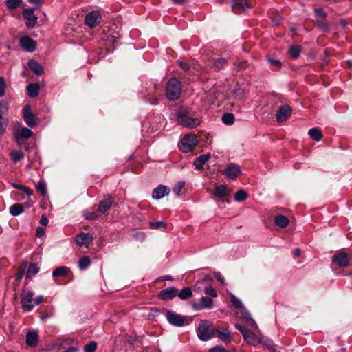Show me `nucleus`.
Returning <instances> with one entry per match:
<instances>
[{
  "label": "nucleus",
  "mask_w": 352,
  "mask_h": 352,
  "mask_svg": "<svg viewBox=\"0 0 352 352\" xmlns=\"http://www.w3.org/2000/svg\"><path fill=\"white\" fill-rule=\"evenodd\" d=\"M93 236L91 233H80L76 237V242L80 246L88 247L93 241Z\"/></svg>",
  "instance_id": "a211bd4d"
},
{
  "label": "nucleus",
  "mask_w": 352,
  "mask_h": 352,
  "mask_svg": "<svg viewBox=\"0 0 352 352\" xmlns=\"http://www.w3.org/2000/svg\"><path fill=\"white\" fill-rule=\"evenodd\" d=\"M12 186L16 189L23 191L28 196H31L33 194L32 190L28 186L16 184H12Z\"/></svg>",
  "instance_id": "37998d69"
},
{
  "label": "nucleus",
  "mask_w": 352,
  "mask_h": 352,
  "mask_svg": "<svg viewBox=\"0 0 352 352\" xmlns=\"http://www.w3.org/2000/svg\"><path fill=\"white\" fill-rule=\"evenodd\" d=\"M33 135V132L27 127H23L20 132L15 133V137L19 144H21V139H28Z\"/></svg>",
  "instance_id": "a878e982"
},
{
  "label": "nucleus",
  "mask_w": 352,
  "mask_h": 352,
  "mask_svg": "<svg viewBox=\"0 0 352 352\" xmlns=\"http://www.w3.org/2000/svg\"><path fill=\"white\" fill-rule=\"evenodd\" d=\"M85 219L95 220L98 218V214L96 212H87L84 214Z\"/></svg>",
  "instance_id": "6e6d98bb"
},
{
  "label": "nucleus",
  "mask_w": 352,
  "mask_h": 352,
  "mask_svg": "<svg viewBox=\"0 0 352 352\" xmlns=\"http://www.w3.org/2000/svg\"><path fill=\"white\" fill-rule=\"evenodd\" d=\"M315 23L318 27H319L323 32H328L329 31V25L327 22L322 20H316Z\"/></svg>",
  "instance_id": "79ce46f5"
},
{
  "label": "nucleus",
  "mask_w": 352,
  "mask_h": 352,
  "mask_svg": "<svg viewBox=\"0 0 352 352\" xmlns=\"http://www.w3.org/2000/svg\"><path fill=\"white\" fill-rule=\"evenodd\" d=\"M178 122L183 126L190 128L196 127L200 124V121L198 118H192L188 116L185 118L180 119Z\"/></svg>",
  "instance_id": "5701e85b"
},
{
  "label": "nucleus",
  "mask_w": 352,
  "mask_h": 352,
  "mask_svg": "<svg viewBox=\"0 0 352 352\" xmlns=\"http://www.w3.org/2000/svg\"><path fill=\"white\" fill-rule=\"evenodd\" d=\"M243 337L245 342H247V343L251 345L255 346L262 342V340L249 329L243 336Z\"/></svg>",
  "instance_id": "4be33fe9"
},
{
  "label": "nucleus",
  "mask_w": 352,
  "mask_h": 352,
  "mask_svg": "<svg viewBox=\"0 0 352 352\" xmlns=\"http://www.w3.org/2000/svg\"><path fill=\"white\" fill-rule=\"evenodd\" d=\"M26 271V265H21L19 267L17 274H16V280L19 281L24 276Z\"/></svg>",
  "instance_id": "3c124183"
},
{
  "label": "nucleus",
  "mask_w": 352,
  "mask_h": 352,
  "mask_svg": "<svg viewBox=\"0 0 352 352\" xmlns=\"http://www.w3.org/2000/svg\"><path fill=\"white\" fill-rule=\"evenodd\" d=\"M20 46L26 52H33L36 50L37 43L32 38L25 36L19 39Z\"/></svg>",
  "instance_id": "9b49d317"
},
{
  "label": "nucleus",
  "mask_w": 352,
  "mask_h": 352,
  "mask_svg": "<svg viewBox=\"0 0 352 352\" xmlns=\"http://www.w3.org/2000/svg\"><path fill=\"white\" fill-rule=\"evenodd\" d=\"M38 334L35 331H28L26 335L25 343L30 347H35L38 342Z\"/></svg>",
  "instance_id": "412c9836"
},
{
  "label": "nucleus",
  "mask_w": 352,
  "mask_h": 352,
  "mask_svg": "<svg viewBox=\"0 0 352 352\" xmlns=\"http://www.w3.org/2000/svg\"><path fill=\"white\" fill-rule=\"evenodd\" d=\"M8 111V102L4 100H1L0 102V137L6 133L8 126V118L4 116L7 115Z\"/></svg>",
  "instance_id": "20e7f679"
},
{
  "label": "nucleus",
  "mask_w": 352,
  "mask_h": 352,
  "mask_svg": "<svg viewBox=\"0 0 352 352\" xmlns=\"http://www.w3.org/2000/svg\"><path fill=\"white\" fill-rule=\"evenodd\" d=\"M43 301V296H38L34 299V305H38Z\"/></svg>",
  "instance_id": "69168bd1"
},
{
  "label": "nucleus",
  "mask_w": 352,
  "mask_h": 352,
  "mask_svg": "<svg viewBox=\"0 0 352 352\" xmlns=\"http://www.w3.org/2000/svg\"><path fill=\"white\" fill-rule=\"evenodd\" d=\"M100 19V14L98 11H92L86 15L85 23L93 28L99 24Z\"/></svg>",
  "instance_id": "ddd939ff"
},
{
  "label": "nucleus",
  "mask_w": 352,
  "mask_h": 352,
  "mask_svg": "<svg viewBox=\"0 0 352 352\" xmlns=\"http://www.w3.org/2000/svg\"><path fill=\"white\" fill-rule=\"evenodd\" d=\"M234 326H235V328L240 331V333L242 334V336H243L246 333V331L248 330V329L243 327L241 324H240L239 323H236L234 324Z\"/></svg>",
  "instance_id": "680f3d73"
},
{
  "label": "nucleus",
  "mask_w": 352,
  "mask_h": 352,
  "mask_svg": "<svg viewBox=\"0 0 352 352\" xmlns=\"http://www.w3.org/2000/svg\"><path fill=\"white\" fill-rule=\"evenodd\" d=\"M229 296H230V302H232V305L237 309H241L243 307H245L243 305V303L236 296H234L232 293H229L228 294Z\"/></svg>",
  "instance_id": "c9c22d12"
},
{
  "label": "nucleus",
  "mask_w": 352,
  "mask_h": 352,
  "mask_svg": "<svg viewBox=\"0 0 352 352\" xmlns=\"http://www.w3.org/2000/svg\"><path fill=\"white\" fill-rule=\"evenodd\" d=\"M28 65L36 75H41L43 73V68L42 65L34 59L30 60L28 63Z\"/></svg>",
  "instance_id": "393cba45"
},
{
  "label": "nucleus",
  "mask_w": 352,
  "mask_h": 352,
  "mask_svg": "<svg viewBox=\"0 0 352 352\" xmlns=\"http://www.w3.org/2000/svg\"><path fill=\"white\" fill-rule=\"evenodd\" d=\"M210 158V153L201 155L195 160L193 163L194 166L197 169L201 170L203 168L204 165L206 164V162H208Z\"/></svg>",
  "instance_id": "b1692460"
},
{
  "label": "nucleus",
  "mask_w": 352,
  "mask_h": 352,
  "mask_svg": "<svg viewBox=\"0 0 352 352\" xmlns=\"http://www.w3.org/2000/svg\"><path fill=\"white\" fill-rule=\"evenodd\" d=\"M40 223L43 226H46L48 223V219L47 218V217L45 215H42L41 219H40Z\"/></svg>",
  "instance_id": "0e129e2a"
},
{
  "label": "nucleus",
  "mask_w": 352,
  "mask_h": 352,
  "mask_svg": "<svg viewBox=\"0 0 352 352\" xmlns=\"http://www.w3.org/2000/svg\"><path fill=\"white\" fill-rule=\"evenodd\" d=\"M90 263H91V259L88 256H82L78 261V264H90Z\"/></svg>",
  "instance_id": "052dcab7"
},
{
  "label": "nucleus",
  "mask_w": 352,
  "mask_h": 352,
  "mask_svg": "<svg viewBox=\"0 0 352 352\" xmlns=\"http://www.w3.org/2000/svg\"><path fill=\"white\" fill-rule=\"evenodd\" d=\"M314 11L316 14L320 16L322 19H325L327 18V14L322 8H316Z\"/></svg>",
  "instance_id": "bf43d9fd"
},
{
  "label": "nucleus",
  "mask_w": 352,
  "mask_h": 352,
  "mask_svg": "<svg viewBox=\"0 0 352 352\" xmlns=\"http://www.w3.org/2000/svg\"><path fill=\"white\" fill-rule=\"evenodd\" d=\"M221 119L225 124L230 125L234 122V116L231 113H226L223 114Z\"/></svg>",
  "instance_id": "4c0bfd02"
},
{
  "label": "nucleus",
  "mask_w": 352,
  "mask_h": 352,
  "mask_svg": "<svg viewBox=\"0 0 352 352\" xmlns=\"http://www.w3.org/2000/svg\"><path fill=\"white\" fill-rule=\"evenodd\" d=\"M214 277L217 280H219L222 284H223V285L226 284V280H225L224 278L221 275L220 273L216 272L214 274Z\"/></svg>",
  "instance_id": "e2e57ef3"
},
{
  "label": "nucleus",
  "mask_w": 352,
  "mask_h": 352,
  "mask_svg": "<svg viewBox=\"0 0 352 352\" xmlns=\"http://www.w3.org/2000/svg\"><path fill=\"white\" fill-rule=\"evenodd\" d=\"M166 317L168 322L175 327H182L184 325L186 317L172 311H167Z\"/></svg>",
  "instance_id": "0eeeda50"
},
{
  "label": "nucleus",
  "mask_w": 352,
  "mask_h": 352,
  "mask_svg": "<svg viewBox=\"0 0 352 352\" xmlns=\"http://www.w3.org/2000/svg\"><path fill=\"white\" fill-rule=\"evenodd\" d=\"M23 119L28 126L31 128L36 125L35 115L31 111L30 105H26L23 109Z\"/></svg>",
  "instance_id": "f3484780"
},
{
  "label": "nucleus",
  "mask_w": 352,
  "mask_h": 352,
  "mask_svg": "<svg viewBox=\"0 0 352 352\" xmlns=\"http://www.w3.org/2000/svg\"><path fill=\"white\" fill-rule=\"evenodd\" d=\"M24 211V206L21 204H15L10 207V212L12 216H18Z\"/></svg>",
  "instance_id": "72a5a7b5"
},
{
  "label": "nucleus",
  "mask_w": 352,
  "mask_h": 352,
  "mask_svg": "<svg viewBox=\"0 0 352 352\" xmlns=\"http://www.w3.org/2000/svg\"><path fill=\"white\" fill-rule=\"evenodd\" d=\"M215 333L217 334V337L223 342L229 343L231 342L230 331L228 329L223 331L219 329H215Z\"/></svg>",
  "instance_id": "bb28decb"
},
{
  "label": "nucleus",
  "mask_w": 352,
  "mask_h": 352,
  "mask_svg": "<svg viewBox=\"0 0 352 352\" xmlns=\"http://www.w3.org/2000/svg\"><path fill=\"white\" fill-rule=\"evenodd\" d=\"M170 192V190L167 186L160 185L153 189L152 197L155 199H160L163 198L164 196L168 195Z\"/></svg>",
  "instance_id": "6ab92c4d"
},
{
  "label": "nucleus",
  "mask_w": 352,
  "mask_h": 352,
  "mask_svg": "<svg viewBox=\"0 0 352 352\" xmlns=\"http://www.w3.org/2000/svg\"><path fill=\"white\" fill-rule=\"evenodd\" d=\"M192 296V290L190 287H184L181 292L178 291L177 296L182 300H186L190 298Z\"/></svg>",
  "instance_id": "f704fd0d"
},
{
  "label": "nucleus",
  "mask_w": 352,
  "mask_h": 352,
  "mask_svg": "<svg viewBox=\"0 0 352 352\" xmlns=\"http://www.w3.org/2000/svg\"><path fill=\"white\" fill-rule=\"evenodd\" d=\"M197 334L200 340L206 342L214 336L215 329L208 321L203 320L198 325Z\"/></svg>",
  "instance_id": "f03ea898"
},
{
  "label": "nucleus",
  "mask_w": 352,
  "mask_h": 352,
  "mask_svg": "<svg viewBox=\"0 0 352 352\" xmlns=\"http://www.w3.org/2000/svg\"><path fill=\"white\" fill-rule=\"evenodd\" d=\"M11 155H12V160L14 162H17L21 160L22 159H23V157H24L23 153L21 151H13Z\"/></svg>",
  "instance_id": "8fccbe9b"
},
{
  "label": "nucleus",
  "mask_w": 352,
  "mask_h": 352,
  "mask_svg": "<svg viewBox=\"0 0 352 352\" xmlns=\"http://www.w3.org/2000/svg\"><path fill=\"white\" fill-rule=\"evenodd\" d=\"M177 63L185 71L188 72L190 69L191 65L188 62H184L180 60H177Z\"/></svg>",
  "instance_id": "5fc2aeb1"
},
{
  "label": "nucleus",
  "mask_w": 352,
  "mask_h": 352,
  "mask_svg": "<svg viewBox=\"0 0 352 352\" xmlns=\"http://www.w3.org/2000/svg\"><path fill=\"white\" fill-rule=\"evenodd\" d=\"M27 90L29 96L31 98H34L39 94L40 86L38 83H31L28 85Z\"/></svg>",
  "instance_id": "c756f323"
},
{
  "label": "nucleus",
  "mask_w": 352,
  "mask_h": 352,
  "mask_svg": "<svg viewBox=\"0 0 352 352\" xmlns=\"http://www.w3.org/2000/svg\"><path fill=\"white\" fill-rule=\"evenodd\" d=\"M204 292L206 294H207L212 298H216L217 296V292L216 289L212 287L211 286L205 287Z\"/></svg>",
  "instance_id": "603ef678"
},
{
  "label": "nucleus",
  "mask_w": 352,
  "mask_h": 352,
  "mask_svg": "<svg viewBox=\"0 0 352 352\" xmlns=\"http://www.w3.org/2000/svg\"><path fill=\"white\" fill-rule=\"evenodd\" d=\"M197 140L195 135H185L179 142L178 146L181 151L188 153L191 151L197 145Z\"/></svg>",
  "instance_id": "7ed1b4c3"
},
{
  "label": "nucleus",
  "mask_w": 352,
  "mask_h": 352,
  "mask_svg": "<svg viewBox=\"0 0 352 352\" xmlns=\"http://www.w3.org/2000/svg\"><path fill=\"white\" fill-rule=\"evenodd\" d=\"M229 194V190L226 185L217 186L214 190V195L217 197H225Z\"/></svg>",
  "instance_id": "cd10ccee"
},
{
  "label": "nucleus",
  "mask_w": 352,
  "mask_h": 352,
  "mask_svg": "<svg viewBox=\"0 0 352 352\" xmlns=\"http://www.w3.org/2000/svg\"><path fill=\"white\" fill-rule=\"evenodd\" d=\"M241 173L240 166L235 164H230L224 170L226 177L231 180H234Z\"/></svg>",
  "instance_id": "4468645a"
},
{
  "label": "nucleus",
  "mask_w": 352,
  "mask_h": 352,
  "mask_svg": "<svg viewBox=\"0 0 352 352\" xmlns=\"http://www.w3.org/2000/svg\"><path fill=\"white\" fill-rule=\"evenodd\" d=\"M36 190L45 197L47 195L46 185L43 182H39L36 186Z\"/></svg>",
  "instance_id": "49530a36"
},
{
  "label": "nucleus",
  "mask_w": 352,
  "mask_h": 352,
  "mask_svg": "<svg viewBox=\"0 0 352 352\" xmlns=\"http://www.w3.org/2000/svg\"><path fill=\"white\" fill-rule=\"evenodd\" d=\"M6 83L3 77H0V98L5 96Z\"/></svg>",
  "instance_id": "864d4df0"
},
{
  "label": "nucleus",
  "mask_w": 352,
  "mask_h": 352,
  "mask_svg": "<svg viewBox=\"0 0 352 352\" xmlns=\"http://www.w3.org/2000/svg\"><path fill=\"white\" fill-rule=\"evenodd\" d=\"M22 0H6V6L9 9H15L21 3Z\"/></svg>",
  "instance_id": "c03bdc74"
},
{
  "label": "nucleus",
  "mask_w": 352,
  "mask_h": 352,
  "mask_svg": "<svg viewBox=\"0 0 352 352\" xmlns=\"http://www.w3.org/2000/svg\"><path fill=\"white\" fill-rule=\"evenodd\" d=\"M178 294V289L175 287H170L162 289L160 292L158 296L164 300H170L177 296Z\"/></svg>",
  "instance_id": "2eb2a0df"
},
{
  "label": "nucleus",
  "mask_w": 352,
  "mask_h": 352,
  "mask_svg": "<svg viewBox=\"0 0 352 352\" xmlns=\"http://www.w3.org/2000/svg\"><path fill=\"white\" fill-rule=\"evenodd\" d=\"M166 226V223L164 221H151L150 222V228L153 230H158L160 228H164Z\"/></svg>",
  "instance_id": "09e8293b"
},
{
  "label": "nucleus",
  "mask_w": 352,
  "mask_h": 352,
  "mask_svg": "<svg viewBox=\"0 0 352 352\" xmlns=\"http://www.w3.org/2000/svg\"><path fill=\"white\" fill-rule=\"evenodd\" d=\"M209 352H230L223 346H216L209 349Z\"/></svg>",
  "instance_id": "13d9d810"
},
{
  "label": "nucleus",
  "mask_w": 352,
  "mask_h": 352,
  "mask_svg": "<svg viewBox=\"0 0 352 352\" xmlns=\"http://www.w3.org/2000/svg\"><path fill=\"white\" fill-rule=\"evenodd\" d=\"M301 52L302 47L299 45H292L289 47L288 50V53L290 55L291 58L293 59L298 58Z\"/></svg>",
  "instance_id": "7c9ffc66"
},
{
  "label": "nucleus",
  "mask_w": 352,
  "mask_h": 352,
  "mask_svg": "<svg viewBox=\"0 0 352 352\" xmlns=\"http://www.w3.org/2000/svg\"><path fill=\"white\" fill-rule=\"evenodd\" d=\"M45 234V230L43 228L38 227L36 229V236L38 237H41Z\"/></svg>",
  "instance_id": "774afa93"
},
{
  "label": "nucleus",
  "mask_w": 352,
  "mask_h": 352,
  "mask_svg": "<svg viewBox=\"0 0 352 352\" xmlns=\"http://www.w3.org/2000/svg\"><path fill=\"white\" fill-rule=\"evenodd\" d=\"M97 348V343L94 341L90 342L84 346L85 352H95Z\"/></svg>",
  "instance_id": "a18cd8bd"
},
{
  "label": "nucleus",
  "mask_w": 352,
  "mask_h": 352,
  "mask_svg": "<svg viewBox=\"0 0 352 352\" xmlns=\"http://www.w3.org/2000/svg\"><path fill=\"white\" fill-rule=\"evenodd\" d=\"M239 313L241 315V318L242 320L248 326L254 327L258 329V327L255 322V320L252 318L250 312L245 309V307H243L239 310Z\"/></svg>",
  "instance_id": "dca6fc26"
},
{
  "label": "nucleus",
  "mask_w": 352,
  "mask_h": 352,
  "mask_svg": "<svg viewBox=\"0 0 352 352\" xmlns=\"http://www.w3.org/2000/svg\"><path fill=\"white\" fill-rule=\"evenodd\" d=\"M28 28H33L37 23L38 17L34 13L33 8H24L22 12Z\"/></svg>",
  "instance_id": "6e6552de"
},
{
  "label": "nucleus",
  "mask_w": 352,
  "mask_h": 352,
  "mask_svg": "<svg viewBox=\"0 0 352 352\" xmlns=\"http://www.w3.org/2000/svg\"><path fill=\"white\" fill-rule=\"evenodd\" d=\"M267 60L270 63L271 65H272L276 68H280L282 66L281 62L278 59L273 58H269L267 59Z\"/></svg>",
  "instance_id": "4d7b16f0"
},
{
  "label": "nucleus",
  "mask_w": 352,
  "mask_h": 352,
  "mask_svg": "<svg viewBox=\"0 0 352 352\" xmlns=\"http://www.w3.org/2000/svg\"><path fill=\"white\" fill-rule=\"evenodd\" d=\"M308 134L315 141H320L322 137V133L318 128H311L309 130Z\"/></svg>",
  "instance_id": "473e14b6"
},
{
  "label": "nucleus",
  "mask_w": 352,
  "mask_h": 352,
  "mask_svg": "<svg viewBox=\"0 0 352 352\" xmlns=\"http://www.w3.org/2000/svg\"><path fill=\"white\" fill-rule=\"evenodd\" d=\"M113 202L114 198L111 194H104L102 199H101L98 203V212L102 214L105 213L111 208Z\"/></svg>",
  "instance_id": "9d476101"
},
{
  "label": "nucleus",
  "mask_w": 352,
  "mask_h": 352,
  "mask_svg": "<svg viewBox=\"0 0 352 352\" xmlns=\"http://www.w3.org/2000/svg\"><path fill=\"white\" fill-rule=\"evenodd\" d=\"M68 268L60 266L58 267H56L52 272V275L54 277H58V276H65L68 273Z\"/></svg>",
  "instance_id": "e433bc0d"
},
{
  "label": "nucleus",
  "mask_w": 352,
  "mask_h": 352,
  "mask_svg": "<svg viewBox=\"0 0 352 352\" xmlns=\"http://www.w3.org/2000/svg\"><path fill=\"white\" fill-rule=\"evenodd\" d=\"M185 185V182H178L177 183H176V184L174 186V187L173 188V192L179 196L181 193V190L182 189L184 188Z\"/></svg>",
  "instance_id": "de8ad7c7"
},
{
  "label": "nucleus",
  "mask_w": 352,
  "mask_h": 352,
  "mask_svg": "<svg viewBox=\"0 0 352 352\" xmlns=\"http://www.w3.org/2000/svg\"><path fill=\"white\" fill-rule=\"evenodd\" d=\"M351 261L349 255L342 251L338 252L332 258V262L335 264H348Z\"/></svg>",
  "instance_id": "aec40b11"
},
{
  "label": "nucleus",
  "mask_w": 352,
  "mask_h": 352,
  "mask_svg": "<svg viewBox=\"0 0 352 352\" xmlns=\"http://www.w3.org/2000/svg\"><path fill=\"white\" fill-rule=\"evenodd\" d=\"M192 307L195 311L211 309L214 307V301L208 296H204L200 298L199 302H192Z\"/></svg>",
  "instance_id": "1a4fd4ad"
},
{
  "label": "nucleus",
  "mask_w": 352,
  "mask_h": 352,
  "mask_svg": "<svg viewBox=\"0 0 352 352\" xmlns=\"http://www.w3.org/2000/svg\"><path fill=\"white\" fill-rule=\"evenodd\" d=\"M253 0H232V9L236 14L242 13L253 6Z\"/></svg>",
  "instance_id": "39448f33"
},
{
  "label": "nucleus",
  "mask_w": 352,
  "mask_h": 352,
  "mask_svg": "<svg viewBox=\"0 0 352 352\" xmlns=\"http://www.w3.org/2000/svg\"><path fill=\"white\" fill-rule=\"evenodd\" d=\"M177 118L179 120L182 118H185L189 115V110L187 107H181L177 111Z\"/></svg>",
  "instance_id": "58836bf2"
},
{
  "label": "nucleus",
  "mask_w": 352,
  "mask_h": 352,
  "mask_svg": "<svg viewBox=\"0 0 352 352\" xmlns=\"http://www.w3.org/2000/svg\"><path fill=\"white\" fill-rule=\"evenodd\" d=\"M212 67L216 70L219 71L226 65L228 61L224 58H219L212 59Z\"/></svg>",
  "instance_id": "2f4dec72"
},
{
  "label": "nucleus",
  "mask_w": 352,
  "mask_h": 352,
  "mask_svg": "<svg viewBox=\"0 0 352 352\" xmlns=\"http://www.w3.org/2000/svg\"><path fill=\"white\" fill-rule=\"evenodd\" d=\"M235 65L237 66V70L243 69L247 66V62L246 61H242L239 62L238 63H235Z\"/></svg>",
  "instance_id": "338daca9"
},
{
  "label": "nucleus",
  "mask_w": 352,
  "mask_h": 352,
  "mask_svg": "<svg viewBox=\"0 0 352 352\" xmlns=\"http://www.w3.org/2000/svg\"><path fill=\"white\" fill-rule=\"evenodd\" d=\"M292 109L289 105L280 106L276 114V121L282 122L286 121L292 115Z\"/></svg>",
  "instance_id": "f8f14e48"
},
{
  "label": "nucleus",
  "mask_w": 352,
  "mask_h": 352,
  "mask_svg": "<svg viewBox=\"0 0 352 352\" xmlns=\"http://www.w3.org/2000/svg\"><path fill=\"white\" fill-rule=\"evenodd\" d=\"M182 82L176 78H170L166 83V96L170 102L178 100L182 94Z\"/></svg>",
  "instance_id": "f257e3e1"
},
{
  "label": "nucleus",
  "mask_w": 352,
  "mask_h": 352,
  "mask_svg": "<svg viewBox=\"0 0 352 352\" xmlns=\"http://www.w3.org/2000/svg\"><path fill=\"white\" fill-rule=\"evenodd\" d=\"M21 302L24 311H31L34 307L33 293L30 291H23L21 295Z\"/></svg>",
  "instance_id": "423d86ee"
},
{
  "label": "nucleus",
  "mask_w": 352,
  "mask_h": 352,
  "mask_svg": "<svg viewBox=\"0 0 352 352\" xmlns=\"http://www.w3.org/2000/svg\"><path fill=\"white\" fill-rule=\"evenodd\" d=\"M39 272V267L38 265H29V268L26 272V278H30L35 276Z\"/></svg>",
  "instance_id": "ea45409f"
},
{
  "label": "nucleus",
  "mask_w": 352,
  "mask_h": 352,
  "mask_svg": "<svg viewBox=\"0 0 352 352\" xmlns=\"http://www.w3.org/2000/svg\"><path fill=\"white\" fill-rule=\"evenodd\" d=\"M248 193L245 190L241 189L235 193L234 199L236 201H243L245 200L248 198Z\"/></svg>",
  "instance_id": "a19ab883"
},
{
  "label": "nucleus",
  "mask_w": 352,
  "mask_h": 352,
  "mask_svg": "<svg viewBox=\"0 0 352 352\" xmlns=\"http://www.w3.org/2000/svg\"><path fill=\"white\" fill-rule=\"evenodd\" d=\"M289 219L287 217L278 214L274 217V223L276 226L285 228L289 224Z\"/></svg>",
  "instance_id": "c85d7f7f"
}]
</instances>
